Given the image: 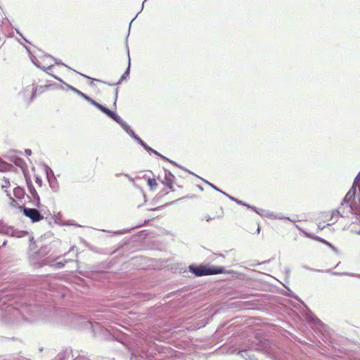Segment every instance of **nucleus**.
Segmentation results:
<instances>
[{"label":"nucleus","mask_w":360,"mask_h":360,"mask_svg":"<svg viewBox=\"0 0 360 360\" xmlns=\"http://www.w3.org/2000/svg\"><path fill=\"white\" fill-rule=\"evenodd\" d=\"M324 243H326L327 245H328L330 247V248H331V249H332L335 252H336V253H337V252H338V249H337L335 247H334L333 245L330 244L329 243H328V242H327V241H326V240H324Z\"/></svg>","instance_id":"c9c22d12"},{"label":"nucleus","mask_w":360,"mask_h":360,"mask_svg":"<svg viewBox=\"0 0 360 360\" xmlns=\"http://www.w3.org/2000/svg\"><path fill=\"white\" fill-rule=\"evenodd\" d=\"M270 259L263 262L262 264L268 263L269 262Z\"/></svg>","instance_id":"603ef678"},{"label":"nucleus","mask_w":360,"mask_h":360,"mask_svg":"<svg viewBox=\"0 0 360 360\" xmlns=\"http://www.w3.org/2000/svg\"><path fill=\"white\" fill-rule=\"evenodd\" d=\"M260 230H261L260 226H258L257 229V233H259L260 232Z\"/></svg>","instance_id":"09e8293b"},{"label":"nucleus","mask_w":360,"mask_h":360,"mask_svg":"<svg viewBox=\"0 0 360 360\" xmlns=\"http://www.w3.org/2000/svg\"><path fill=\"white\" fill-rule=\"evenodd\" d=\"M169 189L171 191H174V188H173V184H171L170 185H166Z\"/></svg>","instance_id":"79ce46f5"},{"label":"nucleus","mask_w":360,"mask_h":360,"mask_svg":"<svg viewBox=\"0 0 360 360\" xmlns=\"http://www.w3.org/2000/svg\"><path fill=\"white\" fill-rule=\"evenodd\" d=\"M288 219V220H289V221H290L292 222H295V219H290L288 217H285L281 213H274V212H273V216L271 217V219Z\"/></svg>","instance_id":"4be33fe9"},{"label":"nucleus","mask_w":360,"mask_h":360,"mask_svg":"<svg viewBox=\"0 0 360 360\" xmlns=\"http://www.w3.org/2000/svg\"><path fill=\"white\" fill-rule=\"evenodd\" d=\"M12 167V165L4 162L1 158H0V172H4L6 171H8Z\"/></svg>","instance_id":"aec40b11"},{"label":"nucleus","mask_w":360,"mask_h":360,"mask_svg":"<svg viewBox=\"0 0 360 360\" xmlns=\"http://www.w3.org/2000/svg\"><path fill=\"white\" fill-rule=\"evenodd\" d=\"M51 173L52 176H50L49 174L47 173L48 181H49V185H50L51 189L53 190V191L56 192V191H57V189H58L57 181H56V179L54 176L53 173L51 170Z\"/></svg>","instance_id":"dca6fc26"},{"label":"nucleus","mask_w":360,"mask_h":360,"mask_svg":"<svg viewBox=\"0 0 360 360\" xmlns=\"http://www.w3.org/2000/svg\"><path fill=\"white\" fill-rule=\"evenodd\" d=\"M188 198V197H187V196H184V197L180 198H179V199H177V200H174V201L170 202H169V203H168L167 205H172V204H174L175 202L179 201V200H181L185 199V198Z\"/></svg>","instance_id":"ea45409f"},{"label":"nucleus","mask_w":360,"mask_h":360,"mask_svg":"<svg viewBox=\"0 0 360 360\" xmlns=\"http://www.w3.org/2000/svg\"><path fill=\"white\" fill-rule=\"evenodd\" d=\"M47 264H48L47 262H45L44 261H43L41 263H40L39 266H41L46 265Z\"/></svg>","instance_id":"de8ad7c7"},{"label":"nucleus","mask_w":360,"mask_h":360,"mask_svg":"<svg viewBox=\"0 0 360 360\" xmlns=\"http://www.w3.org/2000/svg\"><path fill=\"white\" fill-rule=\"evenodd\" d=\"M51 243L49 245H43L38 251L34 252V257L36 258L44 257L51 251Z\"/></svg>","instance_id":"6e6552de"},{"label":"nucleus","mask_w":360,"mask_h":360,"mask_svg":"<svg viewBox=\"0 0 360 360\" xmlns=\"http://www.w3.org/2000/svg\"><path fill=\"white\" fill-rule=\"evenodd\" d=\"M318 227L321 228V229H323V227H321V226L318 225Z\"/></svg>","instance_id":"13d9d810"},{"label":"nucleus","mask_w":360,"mask_h":360,"mask_svg":"<svg viewBox=\"0 0 360 360\" xmlns=\"http://www.w3.org/2000/svg\"><path fill=\"white\" fill-rule=\"evenodd\" d=\"M313 320L319 324H322V322L316 317H314Z\"/></svg>","instance_id":"37998d69"},{"label":"nucleus","mask_w":360,"mask_h":360,"mask_svg":"<svg viewBox=\"0 0 360 360\" xmlns=\"http://www.w3.org/2000/svg\"><path fill=\"white\" fill-rule=\"evenodd\" d=\"M189 271L197 277L215 275L224 272V268L222 266H214L210 265H195L191 264L188 266Z\"/></svg>","instance_id":"7ed1b4c3"},{"label":"nucleus","mask_w":360,"mask_h":360,"mask_svg":"<svg viewBox=\"0 0 360 360\" xmlns=\"http://www.w3.org/2000/svg\"><path fill=\"white\" fill-rule=\"evenodd\" d=\"M356 233L357 234L360 235V230H359V231H356Z\"/></svg>","instance_id":"6e6d98bb"},{"label":"nucleus","mask_w":360,"mask_h":360,"mask_svg":"<svg viewBox=\"0 0 360 360\" xmlns=\"http://www.w3.org/2000/svg\"><path fill=\"white\" fill-rule=\"evenodd\" d=\"M6 234L11 235V236L13 237L22 238L27 234V232L25 231L16 230L11 227H9L6 230Z\"/></svg>","instance_id":"f8f14e48"},{"label":"nucleus","mask_w":360,"mask_h":360,"mask_svg":"<svg viewBox=\"0 0 360 360\" xmlns=\"http://www.w3.org/2000/svg\"><path fill=\"white\" fill-rule=\"evenodd\" d=\"M6 192L7 193V195L9 197L10 200H11V206L12 207H17L18 205V202L13 198L11 197V194L7 191H6Z\"/></svg>","instance_id":"a878e982"},{"label":"nucleus","mask_w":360,"mask_h":360,"mask_svg":"<svg viewBox=\"0 0 360 360\" xmlns=\"http://www.w3.org/2000/svg\"><path fill=\"white\" fill-rule=\"evenodd\" d=\"M25 194V190L20 186H16L13 189V195L18 199H22Z\"/></svg>","instance_id":"f3484780"},{"label":"nucleus","mask_w":360,"mask_h":360,"mask_svg":"<svg viewBox=\"0 0 360 360\" xmlns=\"http://www.w3.org/2000/svg\"><path fill=\"white\" fill-rule=\"evenodd\" d=\"M356 182L354 181L352 188L344 198L341 206L335 212H333L332 217L335 215V213L343 217L347 213H352L354 212L356 209H357V207H355L352 202V200H354L355 194L356 192Z\"/></svg>","instance_id":"f03ea898"},{"label":"nucleus","mask_w":360,"mask_h":360,"mask_svg":"<svg viewBox=\"0 0 360 360\" xmlns=\"http://www.w3.org/2000/svg\"><path fill=\"white\" fill-rule=\"evenodd\" d=\"M148 153H149L150 154L151 153H154L156 155L160 157L162 160H167L169 162H171L172 164L177 166V164L169 160V158H166L165 156L161 155L160 153H158V151H156L155 150H154L153 148H152L151 147H150L149 146H148L146 143L145 144V146L143 147Z\"/></svg>","instance_id":"9b49d317"},{"label":"nucleus","mask_w":360,"mask_h":360,"mask_svg":"<svg viewBox=\"0 0 360 360\" xmlns=\"http://www.w3.org/2000/svg\"><path fill=\"white\" fill-rule=\"evenodd\" d=\"M117 96H118V89L117 88L115 91V102H114V105L115 106L116 105V101H117Z\"/></svg>","instance_id":"4c0bfd02"},{"label":"nucleus","mask_w":360,"mask_h":360,"mask_svg":"<svg viewBox=\"0 0 360 360\" xmlns=\"http://www.w3.org/2000/svg\"><path fill=\"white\" fill-rule=\"evenodd\" d=\"M285 273L286 277L288 278L290 276V269L289 267H286L285 269Z\"/></svg>","instance_id":"58836bf2"},{"label":"nucleus","mask_w":360,"mask_h":360,"mask_svg":"<svg viewBox=\"0 0 360 360\" xmlns=\"http://www.w3.org/2000/svg\"><path fill=\"white\" fill-rule=\"evenodd\" d=\"M359 210L356 209L354 210V212H352V214H356V219L359 220V222H360V198H359Z\"/></svg>","instance_id":"c756f323"},{"label":"nucleus","mask_w":360,"mask_h":360,"mask_svg":"<svg viewBox=\"0 0 360 360\" xmlns=\"http://www.w3.org/2000/svg\"><path fill=\"white\" fill-rule=\"evenodd\" d=\"M318 227L321 228V229H323V227H321V226L318 225Z\"/></svg>","instance_id":"4d7b16f0"},{"label":"nucleus","mask_w":360,"mask_h":360,"mask_svg":"<svg viewBox=\"0 0 360 360\" xmlns=\"http://www.w3.org/2000/svg\"><path fill=\"white\" fill-rule=\"evenodd\" d=\"M23 214L30 218L32 222H38L43 219L44 217L41 212L35 208H29L25 206H19Z\"/></svg>","instance_id":"20e7f679"},{"label":"nucleus","mask_w":360,"mask_h":360,"mask_svg":"<svg viewBox=\"0 0 360 360\" xmlns=\"http://www.w3.org/2000/svg\"><path fill=\"white\" fill-rule=\"evenodd\" d=\"M47 56H48V57H50V58H52L53 60H55V61H56V63L57 65H65V64H63L61 61H58V60H57L56 58H54L53 57H52V56H49V55H48Z\"/></svg>","instance_id":"e433bc0d"},{"label":"nucleus","mask_w":360,"mask_h":360,"mask_svg":"<svg viewBox=\"0 0 360 360\" xmlns=\"http://www.w3.org/2000/svg\"><path fill=\"white\" fill-rule=\"evenodd\" d=\"M213 218L210 217H206V221H210L211 220H212Z\"/></svg>","instance_id":"49530a36"},{"label":"nucleus","mask_w":360,"mask_h":360,"mask_svg":"<svg viewBox=\"0 0 360 360\" xmlns=\"http://www.w3.org/2000/svg\"><path fill=\"white\" fill-rule=\"evenodd\" d=\"M25 153L28 156L32 155V150L30 149H25Z\"/></svg>","instance_id":"a19ab883"},{"label":"nucleus","mask_w":360,"mask_h":360,"mask_svg":"<svg viewBox=\"0 0 360 360\" xmlns=\"http://www.w3.org/2000/svg\"><path fill=\"white\" fill-rule=\"evenodd\" d=\"M81 75H82V76H83V77H86V78H88V79H91V77H88V76H86V75H85L81 74Z\"/></svg>","instance_id":"8fccbe9b"},{"label":"nucleus","mask_w":360,"mask_h":360,"mask_svg":"<svg viewBox=\"0 0 360 360\" xmlns=\"http://www.w3.org/2000/svg\"><path fill=\"white\" fill-rule=\"evenodd\" d=\"M83 98L88 101L89 103L95 106L96 108H98L99 110H101L102 112H103L105 115H106L108 117L110 118L112 115L114 113V111L108 109L105 106L98 103L95 100L87 96L86 94H84L83 96Z\"/></svg>","instance_id":"423d86ee"},{"label":"nucleus","mask_w":360,"mask_h":360,"mask_svg":"<svg viewBox=\"0 0 360 360\" xmlns=\"http://www.w3.org/2000/svg\"><path fill=\"white\" fill-rule=\"evenodd\" d=\"M326 272L331 273L333 275H337V276H355V274L352 273H347V272H335V271H331L330 270L328 269L326 270Z\"/></svg>","instance_id":"5701e85b"},{"label":"nucleus","mask_w":360,"mask_h":360,"mask_svg":"<svg viewBox=\"0 0 360 360\" xmlns=\"http://www.w3.org/2000/svg\"><path fill=\"white\" fill-rule=\"evenodd\" d=\"M355 276L360 278V274H355Z\"/></svg>","instance_id":"3c124183"},{"label":"nucleus","mask_w":360,"mask_h":360,"mask_svg":"<svg viewBox=\"0 0 360 360\" xmlns=\"http://www.w3.org/2000/svg\"><path fill=\"white\" fill-rule=\"evenodd\" d=\"M27 184L28 190L30 192V195H28L27 197L30 198V202H32V204L34 206L40 207H41L40 198H39V195H38L34 186H33L32 181L30 180V181L27 180Z\"/></svg>","instance_id":"39448f33"},{"label":"nucleus","mask_w":360,"mask_h":360,"mask_svg":"<svg viewBox=\"0 0 360 360\" xmlns=\"http://www.w3.org/2000/svg\"><path fill=\"white\" fill-rule=\"evenodd\" d=\"M132 139L137 141L142 147L146 144V143L137 134H135Z\"/></svg>","instance_id":"cd10ccee"},{"label":"nucleus","mask_w":360,"mask_h":360,"mask_svg":"<svg viewBox=\"0 0 360 360\" xmlns=\"http://www.w3.org/2000/svg\"><path fill=\"white\" fill-rule=\"evenodd\" d=\"M223 194L224 195H226L227 198H229L231 200L236 202L238 205H243V206H244V205H245V202H244L242 200H238V199H237V198H234V197H233V196H231V195H229V194H227L226 193H223Z\"/></svg>","instance_id":"b1692460"},{"label":"nucleus","mask_w":360,"mask_h":360,"mask_svg":"<svg viewBox=\"0 0 360 360\" xmlns=\"http://www.w3.org/2000/svg\"><path fill=\"white\" fill-rule=\"evenodd\" d=\"M126 47H127V52L128 58H129L128 67H127V70H125V72L122 75V77L120 79V80L117 83H115V84H108L109 85L113 86V85L120 84L124 80H126L127 78L129 75V72H130V58H129V46L127 45V42H126Z\"/></svg>","instance_id":"1a4fd4ad"},{"label":"nucleus","mask_w":360,"mask_h":360,"mask_svg":"<svg viewBox=\"0 0 360 360\" xmlns=\"http://www.w3.org/2000/svg\"><path fill=\"white\" fill-rule=\"evenodd\" d=\"M131 359H134V360H146L144 356H143V355L137 356L135 354H132Z\"/></svg>","instance_id":"2f4dec72"},{"label":"nucleus","mask_w":360,"mask_h":360,"mask_svg":"<svg viewBox=\"0 0 360 360\" xmlns=\"http://www.w3.org/2000/svg\"><path fill=\"white\" fill-rule=\"evenodd\" d=\"M238 354L245 360H251L250 351L248 349H243L238 352Z\"/></svg>","instance_id":"412c9836"},{"label":"nucleus","mask_w":360,"mask_h":360,"mask_svg":"<svg viewBox=\"0 0 360 360\" xmlns=\"http://www.w3.org/2000/svg\"><path fill=\"white\" fill-rule=\"evenodd\" d=\"M110 119L119 124L131 138L136 134L131 127L116 112H114Z\"/></svg>","instance_id":"0eeeda50"},{"label":"nucleus","mask_w":360,"mask_h":360,"mask_svg":"<svg viewBox=\"0 0 360 360\" xmlns=\"http://www.w3.org/2000/svg\"><path fill=\"white\" fill-rule=\"evenodd\" d=\"M35 182L39 186H41V185H42V180H41V179L39 176H35Z\"/></svg>","instance_id":"473e14b6"},{"label":"nucleus","mask_w":360,"mask_h":360,"mask_svg":"<svg viewBox=\"0 0 360 360\" xmlns=\"http://www.w3.org/2000/svg\"><path fill=\"white\" fill-rule=\"evenodd\" d=\"M302 268L305 269H307V270H309V271H316V272H322L323 271V270H321V269H313V268H311L307 265H302Z\"/></svg>","instance_id":"7c9ffc66"},{"label":"nucleus","mask_w":360,"mask_h":360,"mask_svg":"<svg viewBox=\"0 0 360 360\" xmlns=\"http://www.w3.org/2000/svg\"><path fill=\"white\" fill-rule=\"evenodd\" d=\"M125 176H127L131 181H134V179L129 176V174H125Z\"/></svg>","instance_id":"a18cd8bd"},{"label":"nucleus","mask_w":360,"mask_h":360,"mask_svg":"<svg viewBox=\"0 0 360 360\" xmlns=\"http://www.w3.org/2000/svg\"><path fill=\"white\" fill-rule=\"evenodd\" d=\"M29 53H30V59H31L32 62L33 63V64L35 66H37L38 68H40L41 70H43L45 71L46 70V68L45 66H41L40 65L39 60L37 58V57L33 56L32 54H31V53L30 51H29ZM53 66V65H50L48 66L47 69L50 70L52 68Z\"/></svg>","instance_id":"2eb2a0df"},{"label":"nucleus","mask_w":360,"mask_h":360,"mask_svg":"<svg viewBox=\"0 0 360 360\" xmlns=\"http://www.w3.org/2000/svg\"><path fill=\"white\" fill-rule=\"evenodd\" d=\"M125 176H127L131 181H134V179L129 176V174H125Z\"/></svg>","instance_id":"c03bdc74"},{"label":"nucleus","mask_w":360,"mask_h":360,"mask_svg":"<svg viewBox=\"0 0 360 360\" xmlns=\"http://www.w3.org/2000/svg\"><path fill=\"white\" fill-rule=\"evenodd\" d=\"M135 18L130 22L129 23V27H131V25L132 24V22L134 20Z\"/></svg>","instance_id":"864d4df0"},{"label":"nucleus","mask_w":360,"mask_h":360,"mask_svg":"<svg viewBox=\"0 0 360 360\" xmlns=\"http://www.w3.org/2000/svg\"><path fill=\"white\" fill-rule=\"evenodd\" d=\"M256 213L262 217H266L269 219H271V217L273 216V212L260 208L259 210H256Z\"/></svg>","instance_id":"a211bd4d"},{"label":"nucleus","mask_w":360,"mask_h":360,"mask_svg":"<svg viewBox=\"0 0 360 360\" xmlns=\"http://www.w3.org/2000/svg\"><path fill=\"white\" fill-rule=\"evenodd\" d=\"M198 188H199L201 191H203V188H202V186H198Z\"/></svg>","instance_id":"5fc2aeb1"},{"label":"nucleus","mask_w":360,"mask_h":360,"mask_svg":"<svg viewBox=\"0 0 360 360\" xmlns=\"http://www.w3.org/2000/svg\"><path fill=\"white\" fill-rule=\"evenodd\" d=\"M146 1V0H145V1L143 2V4H142V8L143 7V5H144V3H145V1Z\"/></svg>","instance_id":"052dcab7"},{"label":"nucleus","mask_w":360,"mask_h":360,"mask_svg":"<svg viewBox=\"0 0 360 360\" xmlns=\"http://www.w3.org/2000/svg\"><path fill=\"white\" fill-rule=\"evenodd\" d=\"M318 227L321 228V229H323V227H321V226L318 225Z\"/></svg>","instance_id":"bf43d9fd"},{"label":"nucleus","mask_w":360,"mask_h":360,"mask_svg":"<svg viewBox=\"0 0 360 360\" xmlns=\"http://www.w3.org/2000/svg\"><path fill=\"white\" fill-rule=\"evenodd\" d=\"M165 171V178L162 181V184L165 185H170L173 184L175 179L174 175L168 169H164Z\"/></svg>","instance_id":"ddd939ff"},{"label":"nucleus","mask_w":360,"mask_h":360,"mask_svg":"<svg viewBox=\"0 0 360 360\" xmlns=\"http://www.w3.org/2000/svg\"><path fill=\"white\" fill-rule=\"evenodd\" d=\"M24 290L0 289V322L8 327L30 323L39 318V307Z\"/></svg>","instance_id":"f257e3e1"},{"label":"nucleus","mask_w":360,"mask_h":360,"mask_svg":"<svg viewBox=\"0 0 360 360\" xmlns=\"http://www.w3.org/2000/svg\"><path fill=\"white\" fill-rule=\"evenodd\" d=\"M52 84L49 85H44V86H33L32 89V95L30 100L32 101L34 98L37 96V94H41L43 92H44L46 89L52 86Z\"/></svg>","instance_id":"9d476101"},{"label":"nucleus","mask_w":360,"mask_h":360,"mask_svg":"<svg viewBox=\"0 0 360 360\" xmlns=\"http://www.w3.org/2000/svg\"><path fill=\"white\" fill-rule=\"evenodd\" d=\"M4 180L5 181V184H2V186H1L2 188H7L10 185V182H9L8 179L4 178Z\"/></svg>","instance_id":"f704fd0d"},{"label":"nucleus","mask_w":360,"mask_h":360,"mask_svg":"<svg viewBox=\"0 0 360 360\" xmlns=\"http://www.w3.org/2000/svg\"><path fill=\"white\" fill-rule=\"evenodd\" d=\"M68 261L67 260H64L63 262H56L53 264V266L56 268V269H62L65 263H67Z\"/></svg>","instance_id":"bb28decb"},{"label":"nucleus","mask_w":360,"mask_h":360,"mask_svg":"<svg viewBox=\"0 0 360 360\" xmlns=\"http://www.w3.org/2000/svg\"><path fill=\"white\" fill-rule=\"evenodd\" d=\"M244 206H246L248 208H250V209H251V210H254L255 212H256V210H259V208H257V207H255V206H252V205H248V204H247V203H245V205H244Z\"/></svg>","instance_id":"72a5a7b5"},{"label":"nucleus","mask_w":360,"mask_h":360,"mask_svg":"<svg viewBox=\"0 0 360 360\" xmlns=\"http://www.w3.org/2000/svg\"><path fill=\"white\" fill-rule=\"evenodd\" d=\"M55 79H56L57 80L60 81V82H62L63 84H65V86H66V88L73 92H75V94H77L78 96H81L82 98H83L84 95L85 94H84L83 92H82L81 91H79V89H76L75 87L68 84H66L65 82H64L60 78L58 77L56 75H52Z\"/></svg>","instance_id":"4468645a"},{"label":"nucleus","mask_w":360,"mask_h":360,"mask_svg":"<svg viewBox=\"0 0 360 360\" xmlns=\"http://www.w3.org/2000/svg\"><path fill=\"white\" fill-rule=\"evenodd\" d=\"M13 161L16 166L21 168L22 170L25 169L26 163L23 159L21 158L15 157Z\"/></svg>","instance_id":"6ab92c4d"},{"label":"nucleus","mask_w":360,"mask_h":360,"mask_svg":"<svg viewBox=\"0 0 360 360\" xmlns=\"http://www.w3.org/2000/svg\"><path fill=\"white\" fill-rule=\"evenodd\" d=\"M147 183L151 190H153L158 186L155 179L148 178Z\"/></svg>","instance_id":"393cba45"},{"label":"nucleus","mask_w":360,"mask_h":360,"mask_svg":"<svg viewBox=\"0 0 360 360\" xmlns=\"http://www.w3.org/2000/svg\"><path fill=\"white\" fill-rule=\"evenodd\" d=\"M205 183H206L207 184H208L210 186H211L212 188H214V190L221 193L223 194V193H224V191H222L221 190H220L219 188H218L215 185H214L213 184L206 181V180H203Z\"/></svg>","instance_id":"c85d7f7f"}]
</instances>
